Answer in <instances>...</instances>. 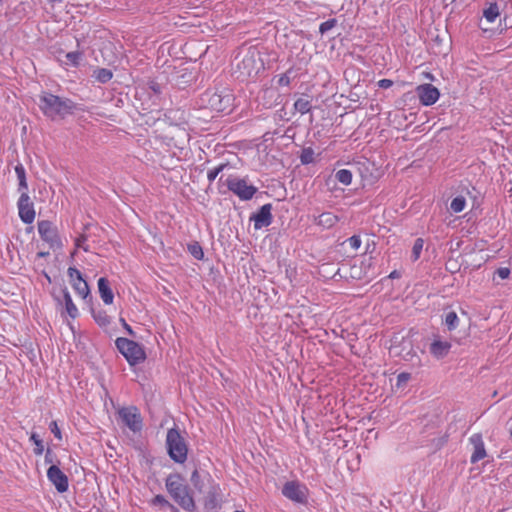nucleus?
<instances>
[{
  "instance_id": "obj_3",
  "label": "nucleus",
  "mask_w": 512,
  "mask_h": 512,
  "mask_svg": "<svg viewBox=\"0 0 512 512\" xmlns=\"http://www.w3.org/2000/svg\"><path fill=\"white\" fill-rule=\"evenodd\" d=\"M167 451L176 463H184L187 459L188 448L184 438L176 428H171L166 436Z\"/></svg>"
},
{
  "instance_id": "obj_42",
  "label": "nucleus",
  "mask_w": 512,
  "mask_h": 512,
  "mask_svg": "<svg viewBox=\"0 0 512 512\" xmlns=\"http://www.w3.org/2000/svg\"><path fill=\"white\" fill-rule=\"evenodd\" d=\"M49 429L50 431L54 434V436L58 439V440H62V434H61V430L57 424L56 421H52L49 425Z\"/></svg>"
},
{
  "instance_id": "obj_34",
  "label": "nucleus",
  "mask_w": 512,
  "mask_h": 512,
  "mask_svg": "<svg viewBox=\"0 0 512 512\" xmlns=\"http://www.w3.org/2000/svg\"><path fill=\"white\" fill-rule=\"evenodd\" d=\"M151 504L162 508L167 507L170 509H174V506L163 495H156L152 499Z\"/></svg>"
},
{
  "instance_id": "obj_48",
  "label": "nucleus",
  "mask_w": 512,
  "mask_h": 512,
  "mask_svg": "<svg viewBox=\"0 0 512 512\" xmlns=\"http://www.w3.org/2000/svg\"><path fill=\"white\" fill-rule=\"evenodd\" d=\"M389 277H390V278H395V277H397V272H396V271L391 272V273H390V275H389Z\"/></svg>"
},
{
  "instance_id": "obj_39",
  "label": "nucleus",
  "mask_w": 512,
  "mask_h": 512,
  "mask_svg": "<svg viewBox=\"0 0 512 512\" xmlns=\"http://www.w3.org/2000/svg\"><path fill=\"white\" fill-rule=\"evenodd\" d=\"M411 378V375L407 372H402L400 373L398 376H397V383H396V386L398 388L400 387H404L407 382L410 380Z\"/></svg>"
},
{
  "instance_id": "obj_29",
  "label": "nucleus",
  "mask_w": 512,
  "mask_h": 512,
  "mask_svg": "<svg viewBox=\"0 0 512 512\" xmlns=\"http://www.w3.org/2000/svg\"><path fill=\"white\" fill-rule=\"evenodd\" d=\"M466 200L463 196L455 197L450 204V208L454 213L462 212L465 209Z\"/></svg>"
},
{
  "instance_id": "obj_41",
  "label": "nucleus",
  "mask_w": 512,
  "mask_h": 512,
  "mask_svg": "<svg viewBox=\"0 0 512 512\" xmlns=\"http://www.w3.org/2000/svg\"><path fill=\"white\" fill-rule=\"evenodd\" d=\"M348 244L349 246L353 249V250H358L361 246V239L359 236L357 235H353L351 236L348 240Z\"/></svg>"
},
{
  "instance_id": "obj_11",
  "label": "nucleus",
  "mask_w": 512,
  "mask_h": 512,
  "mask_svg": "<svg viewBox=\"0 0 512 512\" xmlns=\"http://www.w3.org/2000/svg\"><path fill=\"white\" fill-rule=\"evenodd\" d=\"M47 478L59 493H64L69 488L68 477L57 465H51L47 470Z\"/></svg>"
},
{
  "instance_id": "obj_6",
  "label": "nucleus",
  "mask_w": 512,
  "mask_h": 512,
  "mask_svg": "<svg viewBox=\"0 0 512 512\" xmlns=\"http://www.w3.org/2000/svg\"><path fill=\"white\" fill-rule=\"evenodd\" d=\"M234 97L230 92H206L202 96V102L217 112H229L233 106Z\"/></svg>"
},
{
  "instance_id": "obj_37",
  "label": "nucleus",
  "mask_w": 512,
  "mask_h": 512,
  "mask_svg": "<svg viewBox=\"0 0 512 512\" xmlns=\"http://www.w3.org/2000/svg\"><path fill=\"white\" fill-rule=\"evenodd\" d=\"M337 21L336 19H329L323 23L320 24L319 26V32L321 34H325L326 32H328L329 30H331L332 28L335 27Z\"/></svg>"
},
{
  "instance_id": "obj_19",
  "label": "nucleus",
  "mask_w": 512,
  "mask_h": 512,
  "mask_svg": "<svg viewBox=\"0 0 512 512\" xmlns=\"http://www.w3.org/2000/svg\"><path fill=\"white\" fill-rule=\"evenodd\" d=\"M339 221V217L331 212H323L317 218L315 223L324 229H330L336 225Z\"/></svg>"
},
{
  "instance_id": "obj_22",
  "label": "nucleus",
  "mask_w": 512,
  "mask_h": 512,
  "mask_svg": "<svg viewBox=\"0 0 512 512\" xmlns=\"http://www.w3.org/2000/svg\"><path fill=\"white\" fill-rule=\"evenodd\" d=\"M72 287L75 290V292L83 299H87L90 296L89 286L84 279H78L77 281L72 283Z\"/></svg>"
},
{
  "instance_id": "obj_18",
  "label": "nucleus",
  "mask_w": 512,
  "mask_h": 512,
  "mask_svg": "<svg viewBox=\"0 0 512 512\" xmlns=\"http://www.w3.org/2000/svg\"><path fill=\"white\" fill-rule=\"evenodd\" d=\"M98 291L102 301L106 305H110L113 303L114 294L109 286L108 280L104 277L99 278L98 280Z\"/></svg>"
},
{
  "instance_id": "obj_31",
  "label": "nucleus",
  "mask_w": 512,
  "mask_h": 512,
  "mask_svg": "<svg viewBox=\"0 0 512 512\" xmlns=\"http://www.w3.org/2000/svg\"><path fill=\"white\" fill-rule=\"evenodd\" d=\"M300 161L302 164L307 165L314 162V151L312 148H304L300 155Z\"/></svg>"
},
{
  "instance_id": "obj_47",
  "label": "nucleus",
  "mask_w": 512,
  "mask_h": 512,
  "mask_svg": "<svg viewBox=\"0 0 512 512\" xmlns=\"http://www.w3.org/2000/svg\"><path fill=\"white\" fill-rule=\"evenodd\" d=\"M120 321H121V323H122V325H123L124 329L128 332V334L133 335V334H134V332H133V330H132L131 326H130V325H128V324L126 323V321H125L123 318H121V319H120Z\"/></svg>"
},
{
  "instance_id": "obj_9",
  "label": "nucleus",
  "mask_w": 512,
  "mask_h": 512,
  "mask_svg": "<svg viewBox=\"0 0 512 512\" xmlns=\"http://www.w3.org/2000/svg\"><path fill=\"white\" fill-rule=\"evenodd\" d=\"M38 233L41 239L49 244L50 248H62V242L59 237L58 230L50 221L44 220L38 222Z\"/></svg>"
},
{
  "instance_id": "obj_4",
  "label": "nucleus",
  "mask_w": 512,
  "mask_h": 512,
  "mask_svg": "<svg viewBox=\"0 0 512 512\" xmlns=\"http://www.w3.org/2000/svg\"><path fill=\"white\" fill-rule=\"evenodd\" d=\"M115 344L119 352L131 366L145 361L146 353L140 344L124 337L117 338Z\"/></svg>"
},
{
  "instance_id": "obj_23",
  "label": "nucleus",
  "mask_w": 512,
  "mask_h": 512,
  "mask_svg": "<svg viewBox=\"0 0 512 512\" xmlns=\"http://www.w3.org/2000/svg\"><path fill=\"white\" fill-rule=\"evenodd\" d=\"M82 58H83L82 52H79V51L68 52L65 55L66 60L63 61V64L77 67L80 64Z\"/></svg>"
},
{
  "instance_id": "obj_49",
  "label": "nucleus",
  "mask_w": 512,
  "mask_h": 512,
  "mask_svg": "<svg viewBox=\"0 0 512 512\" xmlns=\"http://www.w3.org/2000/svg\"><path fill=\"white\" fill-rule=\"evenodd\" d=\"M510 436L512 437V429H511V431H510Z\"/></svg>"
},
{
  "instance_id": "obj_40",
  "label": "nucleus",
  "mask_w": 512,
  "mask_h": 512,
  "mask_svg": "<svg viewBox=\"0 0 512 512\" xmlns=\"http://www.w3.org/2000/svg\"><path fill=\"white\" fill-rule=\"evenodd\" d=\"M86 241H87V237L84 234L77 237L75 240L76 248H81L86 252L89 251V247L85 244Z\"/></svg>"
},
{
  "instance_id": "obj_50",
  "label": "nucleus",
  "mask_w": 512,
  "mask_h": 512,
  "mask_svg": "<svg viewBox=\"0 0 512 512\" xmlns=\"http://www.w3.org/2000/svg\"><path fill=\"white\" fill-rule=\"evenodd\" d=\"M234 512H242V511H234Z\"/></svg>"
},
{
  "instance_id": "obj_14",
  "label": "nucleus",
  "mask_w": 512,
  "mask_h": 512,
  "mask_svg": "<svg viewBox=\"0 0 512 512\" xmlns=\"http://www.w3.org/2000/svg\"><path fill=\"white\" fill-rule=\"evenodd\" d=\"M272 205L265 204L263 205L256 214L251 217V220L254 221L255 229H261L263 227H267L272 223Z\"/></svg>"
},
{
  "instance_id": "obj_1",
  "label": "nucleus",
  "mask_w": 512,
  "mask_h": 512,
  "mask_svg": "<svg viewBox=\"0 0 512 512\" xmlns=\"http://www.w3.org/2000/svg\"><path fill=\"white\" fill-rule=\"evenodd\" d=\"M165 487L171 498L185 511L195 510V502L189 487L180 474H170L165 480Z\"/></svg>"
},
{
  "instance_id": "obj_2",
  "label": "nucleus",
  "mask_w": 512,
  "mask_h": 512,
  "mask_svg": "<svg viewBox=\"0 0 512 512\" xmlns=\"http://www.w3.org/2000/svg\"><path fill=\"white\" fill-rule=\"evenodd\" d=\"M39 108L48 118L56 119L71 114L74 104L69 99L60 98L51 93H43L40 96Z\"/></svg>"
},
{
  "instance_id": "obj_26",
  "label": "nucleus",
  "mask_w": 512,
  "mask_h": 512,
  "mask_svg": "<svg viewBox=\"0 0 512 512\" xmlns=\"http://www.w3.org/2000/svg\"><path fill=\"white\" fill-rule=\"evenodd\" d=\"M92 315H93V318H94L95 322L100 327H107L110 324V322H111L110 317L103 310L92 311Z\"/></svg>"
},
{
  "instance_id": "obj_20",
  "label": "nucleus",
  "mask_w": 512,
  "mask_h": 512,
  "mask_svg": "<svg viewBox=\"0 0 512 512\" xmlns=\"http://www.w3.org/2000/svg\"><path fill=\"white\" fill-rule=\"evenodd\" d=\"M15 173L18 179V191L20 195L22 193H28V183L26 179V171L24 166L19 163L15 166Z\"/></svg>"
},
{
  "instance_id": "obj_28",
  "label": "nucleus",
  "mask_w": 512,
  "mask_h": 512,
  "mask_svg": "<svg viewBox=\"0 0 512 512\" xmlns=\"http://www.w3.org/2000/svg\"><path fill=\"white\" fill-rule=\"evenodd\" d=\"M294 108L301 114H306L311 109V102L307 98H299L294 103Z\"/></svg>"
},
{
  "instance_id": "obj_15",
  "label": "nucleus",
  "mask_w": 512,
  "mask_h": 512,
  "mask_svg": "<svg viewBox=\"0 0 512 512\" xmlns=\"http://www.w3.org/2000/svg\"><path fill=\"white\" fill-rule=\"evenodd\" d=\"M469 441L473 447V451L471 454V463H477L478 461L484 459L487 456L485 445L480 434H473Z\"/></svg>"
},
{
  "instance_id": "obj_32",
  "label": "nucleus",
  "mask_w": 512,
  "mask_h": 512,
  "mask_svg": "<svg viewBox=\"0 0 512 512\" xmlns=\"http://www.w3.org/2000/svg\"><path fill=\"white\" fill-rule=\"evenodd\" d=\"M424 241L421 238H418L415 240L413 248H412V255L411 258L413 261H416L419 259L421 252L423 250Z\"/></svg>"
},
{
  "instance_id": "obj_24",
  "label": "nucleus",
  "mask_w": 512,
  "mask_h": 512,
  "mask_svg": "<svg viewBox=\"0 0 512 512\" xmlns=\"http://www.w3.org/2000/svg\"><path fill=\"white\" fill-rule=\"evenodd\" d=\"M500 15L499 6L496 3H491L484 11L483 16L489 23H493Z\"/></svg>"
},
{
  "instance_id": "obj_33",
  "label": "nucleus",
  "mask_w": 512,
  "mask_h": 512,
  "mask_svg": "<svg viewBox=\"0 0 512 512\" xmlns=\"http://www.w3.org/2000/svg\"><path fill=\"white\" fill-rule=\"evenodd\" d=\"M188 251L197 260H201L204 257L202 247L197 242L189 244Z\"/></svg>"
},
{
  "instance_id": "obj_43",
  "label": "nucleus",
  "mask_w": 512,
  "mask_h": 512,
  "mask_svg": "<svg viewBox=\"0 0 512 512\" xmlns=\"http://www.w3.org/2000/svg\"><path fill=\"white\" fill-rule=\"evenodd\" d=\"M289 73L290 72H287V73H284L282 75L279 76V79H278V84L280 86H289L290 83H291V78L289 76Z\"/></svg>"
},
{
  "instance_id": "obj_44",
  "label": "nucleus",
  "mask_w": 512,
  "mask_h": 512,
  "mask_svg": "<svg viewBox=\"0 0 512 512\" xmlns=\"http://www.w3.org/2000/svg\"><path fill=\"white\" fill-rule=\"evenodd\" d=\"M54 457L55 455L53 454L52 450L51 449H47L46 450V453H45V457H44V461L46 464H50L51 465H56L54 462Z\"/></svg>"
},
{
  "instance_id": "obj_38",
  "label": "nucleus",
  "mask_w": 512,
  "mask_h": 512,
  "mask_svg": "<svg viewBox=\"0 0 512 512\" xmlns=\"http://www.w3.org/2000/svg\"><path fill=\"white\" fill-rule=\"evenodd\" d=\"M67 273H68L71 284L74 283L75 281H77L78 279L79 280L83 279L81 272L74 267H69Z\"/></svg>"
},
{
  "instance_id": "obj_16",
  "label": "nucleus",
  "mask_w": 512,
  "mask_h": 512,
  "mask_svg": "<svg viewBox=\"0 0 512 512\" xmlns=\"http://www.w3.org/2000/svg\"><path fill=\"white\" fill-rule=\"evenodd\" d=\"M190 481L199 493L207 492L212 483L211 476L208 473H200L198 470L193 471Z\"/></svg>"
},
{
  "instance_id": "obj_27",
  "label": "nucleus",
  "mask_w": 512,
  "mask_h": 512,
  "mask_svg": "<svg viewBox=\"0 0 512 512\" xmlns=\"http://www.w3.org/2000/svg\"><path fill=\"white\" fill-rule=\"evenodd\" d=\"M335 178L343 185H350L352 182V172L348 169H340L336 172Z\"/></svg>"
},
{
  "instance_id": "obj_21",
  "label": "nucleus",
  "mask_w": 512,
  "mask_h": 512,
  "mask_svg": "<svg viewBox=\"0 0 512 512\" xmlns=\"http://www.w3.org/2000/svg\"><path fill=\"white\" fill-rule=\"evenodd\" d=\"M63 298L67 313L71 318H76L79 312L76 305L73 303L72 297L67 289L63 290Z\"/></svg>"
},
{
  "instance_id": "obj_45",
  "label": "nucleus",
  "mask_w": 512,
  "mask_h": 512,
  "mask_svg": "<svg viewBox=\"0 0 512 512\" xmlns=\"http://www.w3.org/2000/svg\"><path fill=\"white\" fill-rule=\"evenodd\" d=\"M496 273L501 279H507L510 275V270L506 267H502L499 268Z\"/></svg>"
},
{
  "instance_id": "obj_10",
  "label": "nucleus",
  "mask_w": 512,
  "mask_h": 512,
  "mask_svg": "<svg viewBox=\"0 0 512 512\" xmlns=\"http://www.w3.org/2000/svg\"><path fill=\"white\" fill-rule=\"evenodd\" d=\"M282 494L291 501L304 503L307 500V488L297 481L286 482L282 488Z\"/></svg>"
},
{
  "instance_id": "obj_25",
  "label": "nucleus",
  "mask_w": 512,
  "mask_h": 512,
  "mask_svg": "<svg viewBox=\"0 0 512 512\" xmlns=\"http://www.w3.org/2000/svg\"><path fill=\"white\" fill-rule=\"evenodd\" d=\"M93 77L99 81L100 83H107L113 77V73L111 70L106 68H98L94 71Z\"/></svg>"
},
{
  "instance_id": "obj_35",
  "label": "nucleus",
  "mask_w": 512,
  "mask_h": 512,
  "mask_svg": "<svg viewBox=\"0 0 512 512\" xmlns=\"http://www.w3.org/2000/svg\"><path fill=\"white\" fill-rule=\"evenodd\" d=\"M30 441H32L35 445L34 453L36 455H41L44 452L43 441L39 438V436L36 433L31 434Z\"/></svg>"
},
{
  "instance_id": "obj_8",
  "label": "nucleus",
  "mask_w": 512,
  "mask_h": 512,
  "mask_svg": "<svg viewBox=\"0 0 512 512\" xmlns=\"http://www.w3.org/2000/svg\"><path fill=\"white\" fill-rule=\"evenodd\" d=\"M238 68L243 77L253 78L263 69V63L256 52H248L238 64Z\"/></svg>"
},
{
  "instance_id": "obj_46",
  "label": "nucleus",
  "mask_w": 512,
  "mask_h": 512,
  "mask_svg": "<svg viewBox=\"0 0 512 512\" xmlns=\"http://www.w3.org/2000/svg\"><path fill=\"white\" fill-rule=\"evenodd\" d=\"M393 82L389 79H381L378 82V86L383 89L390 88L392 86Z\"/></svg>"
},
{
  "instance_id": "obj_12",
  "label": "nucleus",
  "mask_w": 512,
  "mask_h": 512,
  "mask_svg": "<svg viewBox=\"0 0 512 512\" xmlns=\"http://www.w3.org/2000/svg\"><path fill=\"white\" fill-rule=\"evenodd\" d=\"M17 207L20 219L26 224H31L35 219V210L28 193L20 195Z\"/></svg>"
},
{
  "instance_id": "obj_13",
  "label": "nucleus",
  "mask_w": 512,
  "mask_h": 512,
  "mask_svg": "<svg viewBox=\"0 0 512 512\" xmlns=\"http://www.w3.org/2000/svg\"><path fill=\"white\" fill-rule=\"evenodd\" d=\"M420 102L425 106L433 105L440 96L439 90L432 84H422L416 88Z\"/></svg>"
},
{
  "instance_id": "obj_36",
  "label": "nucleus",
  "mask_w": 512,
  "mask_h": 512,
  "mask_svg": "<svg viewBox=\"0 0 512 512\" xmlns=\"http://www.w3.org/2000/svg\"><path fill=\"white\" fill-rule=\"evenodd\" d=\"M226 166H227L226 164H220L219 166H217L213 169H210L207 173L208 181L213 182L217 178V176L224 170V168Z\"/></svg>"
},
{
  "instance_id": "obj_30",
  "label": "nucleus",
  "mask_w": 512,
  "mask_h": 512,
  "mask_svg": "<svg viewBox=\"0 0 512 512\" xmlns=\"http://www.w3.org/2000/svg\"><path fill=\"white\" fill-rule=\"evenodd\" d=\"M458 322V316L454 311H450L446 314L445 325L447 326L449 331L456 329V327L458 326Z\"/></svg>"
},
{
  "instance_id": "obj_5",
  "label": "nucleus",
  "mask_w": 512,
  "mask_h": 512,
  "mask_svg": "<svg viewBox=\"0 0 512 512\" xmlns=\"http://www.w3.org/2000/svg\"><path fill=\"white\" fill-rule=\"evenodd\" d=\"M225 185L242 201L251 200L258 191L257 187L249 184L246 178H240L236 175L227 177Z\"/></svg>"
},
{
  "instance_id": "obj_7",
  "label": "nucleus",
  "mask_w": 512,
  "mask_h": 512,
  "mask_svg": "<svg viewBox=\"0 0 512 512\" xmlns=\"http://www.w3.org/2000/svg\"><path fill=\"white\" fill-rule=\"evenodd\" d=\"M117 415L123 425H125L132 432L138 433L142 430L143 420L137 407H121L118 409Z\"/></svg>"
},
{
  "instance_id": "obj_17",
  "label": "nucleus",
  "mask_w": 512,
  "mask_h": 512,
  "mask_svg": "<svg viewBox=\"0 0 512 512\" xmlns=\"http://www.w3.org/2000/svg\"><path fill=\"white\" fill-rule=\"evenodd\" d=\"M451 349V343L435 338L430 345V353L437 359L444 358Z\"/></svg>"
}]
</instances>
